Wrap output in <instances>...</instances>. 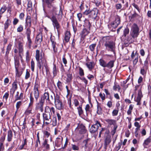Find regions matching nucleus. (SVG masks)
Listing matches in <instances>:
<instances>
[{
	"label": "nucleus",
	"mask_w": 151,
	"mask_h": 151,
	"mask_svg": "<svg viewBox=\"0 0 151 151\" xmlns=\"http://www.w3.org/2000/svg\"><path fill=\"white\" fill-rule=\"evenodd\" d=\"M35 63L32 59V60L31 62V67L32 70L33 71L34 70Z\"/></svg>",
	"instance_id": "49"
},
{
	"label": "nucleus",
	"mask_w": 151,
	"mask_h": 151,
	"mask_svg": "<svg viewBox=\"0 0 151 151\" xmlns=\"http://www.w3.org/2000/svg\"><path fill=\"white\" fill-rule=\"evenodd\" d=\"M99 126H100V123L98 122L94 125H92L90 129V132L91 133H94L96 132L99 128Z\"/></svg>",
	"instance_id": "12"
},
{
	"label": "nucleus",
	"mask_w": 151,
	"mask_h": 151,
	"mask_svg": "<svg viewBox=\"0 0 151 151\" xmlns=\"http://www.w3.org/2000/svg\"><path fill=\"white\" fill-rule=\"evenodd\" d=\"M17 88V80L13 83L12 84V88L13 89L16 90Z\"/></svg>",
	"instance_id": "37"
},
{
	"label": "nucleus",
	"mask_w": 151,
	"mask_h": 151,
	"mask_svg": "<svg viewBox=\"0 0 151 151\" xmlns=\"http://www.w3.org/2000/svg\"><path fill=\"white\" fill-rule=\"evenodd\" d=\"M13 138V133L12 131L9 130L7 133V141L9 142L12 141Z\"/></svg>",
	"instance_id": "27"
},
{
	"label": "nucleus",
	"mask_w": 151,
	"mask_h": 151,
	"mask_svg": "<svg viewBox=\"0 0 151 151\" xmlns=\"http://www.w3.org/2000/svg\"><path fill=\"white\" fill-rule=\"evenodd\" d=\"M30 76V74L29 72L27 70L25 76V79H28L29 77Z\"/></svg>",
	"instance_id": "58"
},
{
	"label": "nucleus",
	"mask_w": 151,
	"mask_h": 151,
	"mask_svg": "<svg viewBox=\"0 0 151 151\" xmlns=\"http://www.w3.org/2000/svg\"><path fill=\"white\" fill-rule=\"evenodd\" d=\"M32 106H28V108L25 111L24 114L27 115H28L30 114H32Z\"/></svg>",
	"instance_id": "31"
},
{
	"label": "nucleus",
	"mask_w": 151,
	"mask_h": 151,
	"mask_svg": "<svg viewBox=\"0 0 151 151\" xmlns=\"http://www.w3.org/2000/svg\"><path fill=\"white\" fill-rule=\"evenodd\" d=\"M143 96L141 91L139 90L138 93V95L137 97L135 99V101L137 102V105H140L141 104L140 101Z\"/></svg>",
	"instance_id": "13"
},
{
	"label": "nucleus",
	"mask_w": 151,
	"mask_h": 151,
	"mask_svg": "<svg viewBox=\"0 0 151 151\" xmlns=\"http://www.w3.org/2000/svg\"><path fill=\"white\" fill-rule=\"evenodd\" d=\"M30 102L29 105V106H32V104L34 102V99L33 97L32 96L31 94H30Z\"/></svg>",
	"instance_id": "43"
},
{
	"label": "nucleus",
	"mask_w": 151,
	"mask_h": 151,
	"mask_svg": "<svg viewBox=\"0 0 151 151\" xmlns=\"http://www.w3.org/2000/svg\"><path fill=\"white\" fill-rule=\"evenodd\" d=\"M18 50L19 51V56H21L22 54L23 51V43L21 42H19L18 43Z\"/></svg>",
	"instance_id": "22"
},
{
	"label": "nucleus",
	"mask_w": 151,
	"mask_h": 151,
	"mask_svg": "<svg viewBox=\"0 0 151 151\" xmlns=\"http://www.w3.org/2000/svg\"><path fill=\"white\" fill-rule=\"evenodd\" d=\"M47 17L51 19L54 27H55L58 30L60 28V25L56 16L55 15H53L51 17L50 16H47Z\"/></svg>",
	"instance_id": "8"
},
{
	"label": "nucleus",
	"mask_w": 151,
	"mask_h": 151,
	"mask_svg": "<svg viewBox=\"0 0 151 151\" xmlns=\"http://www.w3.org/2000/svg\"><path fill=\"white\" fill-rule=\"evenodd\" d=\"M89 139H87L84 140L82 142V147L84 148L85 150H86L87 148H89L90 144Z\"/></svg>",
	"instance_id": "18"
},
{
	"label": "nucleus",
	"mask_w": 151,
	"mask_h": 151,
	"mask_svg": "<svg viewBox=\"0 0 151 151\" xmlns=\"http://www.w3.org/2000/svg\"><path fill=\"white\" fill-rule=\"evenodd\" d=\"M72 147L73 150H79V147L78 146L75 145H72Z\"/></svg>",
	"instance_id": "56"
},
{
	"label": "nucleus",
	"mask_w": 151,
	"mask_h": 151,
	"mask_svg": "<svg viewBox=\"0 0 151 151\" xmlns=\"http://www.w3.org/2000/svg\"><path fill=\"white\" fill-rule=\"evenodd\" d=\"M70 37V33L69 31H66L65 33L64 40L66 42H67L69 41Z\"/></svg>",
	"instance_id": "26"
},
{
	"label": "nucleus",
	"mask_w": 151,
	"mask_h": 151,
	"mask_svg": "<svg viewBox=\"0 0 151 151\" xmlns=\"http://www.w3.org/2000/svg\"><path fill=\"white\" fill-rule=\"evenodd\" d=\"M12 45L11 44H9L8 45L6 51V54H8L9 53V51L11 50L12 47Z\"/></svg>",
	"instance_id": "48"
},
{
	"label": "nucleus",
	"mask_w": 151,
	"mask_h": 151,
	"mask_svg": "<svg viewBox=\"0 0 151 151\" xmlns=\"http://www.w3.org/2000/svg\"><path fill=\"white\" fill-rule=\"evenodd\" d=\"M96 45V44H93L89 46V48L91 51L93 52L94 51Z\"/></svg>",
	"instance_id": "46"
},
{
	"label": "nucleus",
	"mask_w": 151,
	"mask_h": 151,
	"mask_svg": "<svg viewBox=\"0 0 151 151\" xmlns=\"http://www.w3.org/2000/svg\"><path fill=\"white\" fill-rule=\"evenodd\" d=\"M92 105L91 104V105H89L88 104H87L85 108V110L86 112V115L87 116L88 114L91 112V108L92 106Z\"/></svg>",
	"instance_id": "30"
},
{
	"label": "nucleus",
	"mask_w": 151,
	"mask_h": 151,
	"mask_svg": "<svg viewBox=\"0 0 151 151\" xmlns=\"http://www.w3.org/2000/svg\"><path fill=\"white\" fill-rule=\"evenodd\" d=\"M99 96L101 98L102 100L104 101L105 99V96L104 93L102 94V93H99Z\"/></svg>",
	"instance_id": "60"
},
{
	"label": "nucleus",
	"mask_w": 151,
	"mask_h": 151,
	"mask_svg": "<svg viewBox=\"0 0 151 151\" xmlns=\"http://www.w3.org/2000/svg\"><path fill=\"white\" fill-rule=\"evenodd\" d=\"M98 10L96 8H94L91 11L90 17L92 18L95 19L98 13Z\"/></svg>",
	"instance_id": "17"
},
{
	"label": "nucleus",
	"mask_w": 151,
	"mask_h": 151,
	"mask_svg": "<svg viewBox=\"0 0 151 151\" xmlns=\"http://www.w3.org/2000/svg\"><path fill=\"white\" fill-rule=\"evenodd\" d=\"M22 104V102L21 101H19L17 102L16 105V107L17 108V111L15 112V114L17 113V110H18L20 106Z\"/></svg>",
	"instance_id": "44"
},
{
	"label": "nucleus",
	"mask_w": 151,
	"mask_h": 151,
	"mask_svg": "<svg viewBox=\"0 0 151 151\" xmlns=\"http://www.w3.org/2000/svg\"><path fill=\"white\" fill-rule=\"evenodd\" d=\"M103 44L106 47V50L111 52H114L115 47V43L109 40L108 36L103 37L102 38Z\"/></svg>",
	"instance_id": "2"
},
{
	"label": "nucleus",
	"mask_w": 151,
	"mask_h": 151,
	"mask_svg": "<svg viewBox=\"0 0 151 151\" xmlns=\"http://www.w3.org/2000/svg\"><path fill=\"white\" fill-rule=\"evenodd\" d=\"M119 112L118 108L117 107V109H114L112 112V115L113 116H116Z\"/></svg>",
	"instance_id": "50"
},
{
	"label": "nucleus",
	"mask_w": 151,
	"mask_h": 151,
	"mask_svg": "<svg viewBox=\"0 0 151 151\" xmlns=\"http://www.w3.org/2000/svg\"><path fill=\"white\" fill-rule=\"evenodd\" d=\"M114 20L111 23V25L113 28H115L120 23V18L118 16L116 15L114 17Z\"/></svg>",
	"instance_id": "11"
},
{
	"label": "nucleus",
	"mask_w": 151,
	"mask_h": 151,
	"mask_svg": "<svg viewBox=\"0 0 151 151\" xmlns=\"http://www.w3.org/2000/svg\"><path fill=\"white\" fill-rule=\"evenodd\" d=\"M6 134L5 133H3V136L1 137L0 140L2 142H3L4 141L5 139Z\"/></svg>",
	"instance_id": "59"
},
{
	"label": "nucleus",
	"mask_w": 151,
	"mask_h": 151,
	"mask_svg": "<svg viewBox=\"0 0 151 151\" xmlns=\"http://www.w3.org/2000/svg\"><path fill=\"white\" fill-rule=\"evenodd\" d=\"M91 11V10H89V9H88L86 10L83 12V14L86 15H87L88 14H90V15Z\"/></svg>",
	"instance_id": "57"
},
{
	"label": "nucleus",
	"mask_w": 151,
	"mask_h": 151,
	"mask_svg": "<svg viewBox=\"0 0 151 151\" xmlns=\"http://www.w3.org/2000/svg\"><path fill=\"white\" fill-rule=\"evenodd\" d=\"M148 67V61L147 60H146L144 62V68L146 69Z\"/></svg>",
	"instance_id": "63"
},
{
	"label": "nucleus",
	"mask_w": 151,
	"mask_h": 151,
	"mask_svg": "<svg viewBox=\"0 0 151 151\" xmlns=\"http://www.w3.org/2000/svg\"><path fill=\"white\" fill-rule=\"evenodd\" d=\"M35 58L37 61V65L39 69H41L42 66H44L47 69V60L42 53L40 55L39 50H37L36 51Z\"/></svg>",
	"instance_id": "1"
},
{
	"label": "nucleus",
	"mask_w": 151,
	"mask_h": 151,
	"mask_svg": "<svg viewBox=\"0 0 151 151\" xmlns=\"http://www.w3.org/2000/svg\"><path fill=\"white\" fill-rule=\"evenodd\" d=\"M99 63L100 65L103 67H107L109 69L112 68L114 65V61L113 60H111L107 63L104 60L101 59L99 60Z\"/></svg>",
	"instance_id": "6"
},
{
	"label": "nucleus",
	"mask_w": 151,
	"mask_h": 151,
	"mask_svg": "<svg viewBox=\"0 0 151 151\" xmlns=\"http://www.w3.org/2000/svg\"><path fill=\"white\" fill-rule=\"evenodd\" d=\"M27 139H25L24 140V142L22 144L19 146V149L20 150H22L23 149L25 145H27Z\"/></svg>",
	"instance_id": "38"
},
{
	"label": "nucleus",
	"mask_w": 151,
	"mask_h": 151,
	"mask_svg": "<svg viewBox=\"0 0 151 151\" xmlns=\"http://www.w3.org/2000/svg\"><path fill=\"white\" fill-rule=\"evenodd\" d=\"M46 109L47 110V112L48 111V112L50 113L51 115L55 114V109L53 107H49V106H46Z\"/></svg>",
	"instance_id": "24"
},
{
	"label": "nucleus",
	"mask_w": 151,
	"mask_h": 151,
	"mask_svg": "<svg viewBox=\"0 0 151 151\" xmlns=\"http://www.w3.org/2000/svg\"><path fill=\"white\" fill-rule=\"evenodd\" d=\"M151 142V138L150 137L147 138L145 139L143 143V146L145 147L146 146L148 145Z\"/></svg>",
	"instance_id": "34"
},
{
	"label": "nucleus",
	"mask_w": 151,
	"mask_h": 151,
	"mask_svg": "<svg viewBox=\"0 0 151 151\" xmlns=\"http://www.w3.org/2000/svg\"><path fill=\"white\" fill-rule=\"evenodd\" d=\"M84 22L86 27L90 29L91 26L90 22L87 19H85Z\"/></svg>",
	"instance_id": "41"
},
{
	"label": "nucleus",
	"mask_w": 151,
	"mask_h": 151,
	"mask_svg": "<svg viewBox=\"0 0 151 151\" xmlns=\"http://www.w3.org/2000/svg\"><path fill=\"white\" fill-rule=\"evenodd\" d=\"M86 65L89 70L91 71L94 67L95 64L93 62H90L86 63Z\"/></svg>",
	"instance_id": "19"
},
{
	"label": "nucleus",
	"mask_w": 151,
	"mask_h": 151,
	"mask_svg": "<svg viewBox=\"0 0 151 151\" xmlns=\"http://www.w3.org/2000/svg\"><path fill=\"white\" fill-rule=\"evenodd\" d=\"M139 34V28L137 24L134 23L131 26L130 35L133 38H137Z\"/></svg>",
	"instance_id": "4"
},
{
	"label": "nucleus",
	"mask_w": 151,
	"mask_h": 151,
	"mask_svg": "<svg viewBox=\"0 0 151 151\" xmlns=\"http://www.w3.org/2000/svg\"><path fill=\"white\" fill-rule=\"evenodd\" d=\"M57 86L58 89L60 90H62L63 89L62 83L61 82L58 81L57 84Z\"/></svg>",
	"instance_id": "42"
},
{
	"label": "nucleus",
	"mask_w": 151,
	"mask_h": 151,
	"mask_svg": "<svg viewBox=\"0 0 151 151\" xmlns=\"http://www.w3.org/2000/svg\"><path fill=\"white\" fill-rule=\"evenodd\" d=\"M43 121L45 122V124L46 125H48L50 124L51 122L52 119L51 118V114L48 112H47V110L45 109L44 113L43 114Z\"/></svg>",
	"instance_id": "7"
},
{
	"label": "nucleus",
	"mask_w": 151,
	"mask_h": 151,
	"mask_svg": "<svg viewBox=\"0 0 151 151\" xmlns=\"http://www.w3.org/2000/svg\"><path fill=\"white\" fill-rule=\"evenodd\" d=\"M97 113L99 114H100L102 113V109L100 106L98 105L97 106Z\"/></svg>",
	"instance_id": "45"
},
{
	"label": "nucleus",
	"mask_w": 151,
	"mask_h": 151,
	"mask_svg": "<svg viewBox=\"0 0 151 151\" xmlns=\"http://www.w3.org/2000/svg\"><path fill=\"white\" fill-rule=\"evenodd\" d=\"M27 10L29 11H32V3L31 1H28L27 4Z\"/></svg>",
	"instance_id": "36"
},
{
	"label": "nucleus",
	"mask_w": 151,
	"mask_h": 151,
	"mask_svg": "<svg viewBox=\"0 0 151 151\" xmlns=\"http://www.w3.org/2000/svg\"><path fill=\"white\" fill-rule=\"evenodd\" d=\"M50 39L53 51L55 53L57 52L58 49L57 47H56V43L55 42V39L54 38L51 37Z\"/></svg>",
	"instance_id": "14"
},
{
	"label": "nucleus",
	"mask_w": 151,
	"mask_h": 151,
	"mask_svg": "<svg viewBox=\"0 0 151 151\" xmlns=\"http://www.w3.org/2000/svg\"><path fill=\"white\" fill-rule=\"evenodd\" d=\"M129 29L128 28H127L124 29V35L125 37H126L129 34Z\"/></svg>",
	"instance_id": "52"
},
{
	"label": "nucleus",
	"mask_w": 151,
	"mask_h": 151,
	"mask_svg": "<svg viewBox=\"0 0 151 151\" xmlns=\"http://www.w3.org/2000/svg\"><path fill=\"white\" fill-rule=\"evenodd\" d=\"M58 71V69L57 68L55 64H53V67L52 70L53 77H55L57 75V72Z\"/></svg>",
	"instance_id": "32"
},
{
	"label": "nucleus",
	"mask_w": 151,
	"mask_h": 151,
	"mask_svg": "<svg viewBox=\"0 0 151 151\" xmlns=\"http://www.w3.org/2000/svg\"><path fill=\"white\" fill-rule=\"evenodd\" d=\"M111 141V137L109 136H106L104 140V146L106 149L108 145H109Z\"/></svg>",
	"instance_id": "20"
},
{
	"label": "nucleus",
	"mask_w": 151,
	"mask_h": 151,
	"mask_svg": "<svg viewBox=\"0 0 151 151\" xmlns=\"http://www.w3.org/2000/svg\"><path fill=\"white\" fill-rule=\"evenodd\" d=\"M89 33V31H88L86 29H84L82 31L81 34L82 37L84 38Z\"/></svg>",
	"instance_id": "29"
},
{
	"label": "nucleus",
	"mask_w": 151,
	"mask_h": 151,
	"mask_svg": "<svg viewBox=\"0 0 151 151\" xmlns=\"http://www.w3.org/2000/svg\"><path fill=\"white\" fill-rule=\"evenodd\" d=\"M45 99L48 101H50L49 95L48 92L45 93L41 97V100L42 101L44 102Z\"/></svg>",
	"instance_id": "21"
},
{
	"label": "nucleus",
	"mask_w": 151,
	"mask_h": 151,
	"mask_svg": "<svg viewBox=\"0 0 151 151\" xmlns=\"http://www.w3.org/2000/svg\"><path fill=\"white\" fill-rule=\"evenodd\" d=\"M73 103L75 106H78L79 104V102L77 99H74L73 101Z\"/></svg>",
	"instance_id": "61"
},
{
	"label": "nucleus",
	"mask_w": 151,
	"mask_h": 151,
	"mask_svg": "<svg viewBox=\"0 0 151 151\" xmlns=\"http://www.w3.org/2000/svg\"><path fill=\"white\" fill-rule=\"evenodd\" d=\"M32 24L31 17L30 16L27 15L26 20L25 26L26 27H30Z\"/></svg>",
	"instance_id": "16"
},
{
	"label": "nucleus",
	"mask_w": 151,
	"mask_h": 151,
	"mask_svg": "<svg viewBox=\"0 0 151 151\" xmlns=\"http://www.w3.org/2000/svg\"><path fill=\"white\" fill-rule=\"evenodd\" d=\"M79 74L81 76H83L84 75V73L83 70L81 67H79Z\"/></svg>",
	"instance_id": "55"
},
{
	"label": "nucleus",
	"mask_w": 151,
	"mask_h": 151,
	"mask_svg": "<svg viewBox=\"0 0 151 151\" xmlns=\"http://www.w3.org/2000/svg\"><path fill=\"white\" fill-rule=\"evenodd\" d=\"M27 43L29 48H31L32 46V41L30 37H27Z\"/></svg>",
	"instance_id": "40"
},
{
	"label": "nucleus",
	"mask_w": 151,
	"mask_h": 151,
	"mask_svg": "<svg viewBox=\"0 0 151 151\" xmlns=\"http://www.w3.org/2000/svg\"><path fill=\"white\" fill-rule=\"evenodd\" d=\"M54 100L55 106L56 108L59 110L62 109L63 108V106L62 101L60 100V97L58 94H56L55 96Z\"/></svg>",
	"instance_id": "5"
},
{
	"label": "nucleus",
	"mask_w": 151,
	"mask_h": 151,
	"mask_svg": "<svg viewBox=\"0 0 151 151\" xmlns=\"http://www.w3.org/2000/svg\"><path fill=\"white\" fill-rule=\"evenodd\" d=\"M40 87V84L38 83H35L33 89V93L36 101H37L39 97V93L38 89Z\"/></svg>",
	"instance_id": "9"
},
{
	"label": "nucleus",
	"mask_w": 151,
	"mask_h": 151,
	"mask_svg": "<svg viewBox=\"0 0 151 151\" xmlns=\"http://www.w3.org/2000/svg\"><path fill=\"white\" fill-rule=\"evenodd\" d=\"M11 23V20L9 19H7L4 24V29L5 30H6L8 28Z\"/></svg>",
	"instance_id": "33"
},
{
	"label": "nucleus",
	"mask_w": 151,
	"mask_h": 151,
	"mask_svg": "<svg viewBox=\"0 0 151 151\" xmlns=\"http://www.w3.org/2000/svg\"><path fill=\"white\" fill-rule=\"evenodd\" d=\"M44 102L40 100L39 102L37 104L36 106V109L40 111L41 112H42L43 111V105Z\"/></svg>",
	"instance_id": "15"
},
{
	"label": "nucleus",
	"mask_w": 151,
	"mask_h": 151,
	"mask_svg": "<svg viewBox=\"0 0 151 151\" xmlns=\"http://www.w3.org/2000/svg\"><path fill=\"white\" fill-rule=\"evenodd\" d=\"M50 6H48V7L50 9H51V12L50 13V14L51 17L53 15H58V19L59 21H60L63 15V11L60 8V9L59 13L58 14H57L58 12V11L59 10L58 8H57L55 5H54L53 3L50 4Z\"/></svg>",
	"instance_id": "3"
},
{
	"label": "nucleus",
	"mask_w": 151,
	"mask_h": 151,
	"mask_svg": "<svg viewBox=\"0 0 151 151\" xmlns=\"http://www.w3.org/2000/svg\"><path fill=\"white\" fill-rule=\"evenodd\" d=\"M23 26L22 25H20L18 27L17 31L18 32H22L23 31Z\"/></svg>",
	"instance_id": "54"
},
{
	"label": "nucleus",
	"mask_w": 151,
	"mask_h": 151,
	"mask_svg": "<svg viewBox=\"0 0 151 151\" xmlns=\"http://www.w3.org/2000/svg\"><path fill=\"white\" fill-rule=\"evenodd\" d=\"M77 109L78 111V113L80 116H81L82 114H83V111L82 109V105L79 106L77 108Z\"/></svg>",
	"instance_id": "35"
},
{
	"label": "nucleus",
	"mask_w": 151,
	"mask_h": 151,
	"mask_svg": "<svg viewBox=\"0 0 151 151\" xmlns=\"http://www.w3.org/2000/svg\"><path fill=\"white\" fill-rule=\"evenodd\" d=\"M67 82H70L71 81L72 78V74L70 73H68L67 75Z\"/></svg>",
	"instance_id": "53"
},
{
	"label": "nucleus",
	"mask_w": 151,
	"mask_h": 151,
	"mask_svg": "<svg viewBox=\"0 0 151 151\" xmlns=\"http://www.w3.org/2000/svg\"><path fill=\"white\" fill-rule=\"evenodd\" d=\"M42 34L38 35L36 38L35 42L37 44H40L42 41Z\"/></svg>",
	"instance_id": "23"
},
{
	"label": "nucleus",
	"mask_w": 151,
	"mask_h": 151,
	"mask_svg": "<svg viewBox=\"0 0 151 151\" xmlns=\"http://www.w3.org/2000/svg\"><path fill=\"white\" fill-rule=\"evenodd\" d=\"M105 121L109 125H114L116 123V121L114 119H107L105 120Z\"/></svg>",
	"instance_id": "28"
},
{
	"label": "nucleus",
	"mask_w": 151,
	"mask_h": 151,
	"mask_svg": "<svg viewBox=\"0 0 151 151\" xmlns=\"http://www.w3.org/2000/svg\"><path fill=\"white\" fill-rule=\"evenodd\" d=\"M118 87H119V85L117 83L115 82L114 83V85L113 86V89L114 91H116Z\"/></svg>",
	"instance_id": "62"
},
{
	"label": "nucleus",
	"mask_w": 151,
	"mask_h": 151,
	"mask_svg": "<svg viewBox=\"0 0 151 151\" xmlns=\"http://www.w3.org/2000/svg\"><path fill=\"white\" fill-rule=\"evenodd\" d=\"M131 57L133 60V64L134 65H136L138 61V58L140 57L137 51H136L135 52V51H133L132 53Z\"/></svg>",
	"instance_id": "10"
},
{
	"label": "nucleus",
	"mask_w": 151,
	"mask_h": 151,
	"mask_svg": "<svg viewBox=\"0 0 151 151\" xmlns=\"http://www.w3.org/2000/svg\"><path fill=\"white\" fill-rule=\"evenodd\" d=\"M107 105L109 108L111 107L112 106V102L111 101H109L107 103Z\"/></svg>",
	"instance_id": "64"
},
{
	"label": "nucleus",
	"mask_w": 151,
	"mask_h": 151,
	"mask_svg": "<svg viewBox=\"0 0 151 151\" xmlns=\"http://www.w3.org/2000/svg\"><path fill=\"white\" fill-rule=\"evenodd\" d=\"M26 34L27 37H30L31 31L29 27H27Z\"/></svg>",
	"instance_id": "39"
},
{
	"label": "nucleus",
	"mask_w": 151,
	"mask_h": 151,
	"mask_svg": "<svg viewBox=\"0 0 151 151\" xmlns=\"http://www.w3.org/2000/svg\"><path fill=\"white\" fill-rule=\"evenodd\" d=\"M15 68L16 70L17 73H18V69L19 66V59L14 58Z\"/></svg>",
	"instance_id": "25"
},
{
	"label": "nucleus",
	"mask_w": 151,
	"mask_h": 151,
	"mask_svg": "<svg viewBox=\"0 0 151 151\" xmlns=\"http://www.w3.org/2000/svg\"><path fill=\"white\" fill-rule=\"evenodd\" d=\"M7 9L6 6H2L1 9L0 10V13L1 14H3L6 10Z\"/></svg>",
	"instance_id": "51"
},
{
	"label": "nucleus",
	"mask_w": 151,
	"mask_h": 151,
	"mask_svg": "<svg viewBox=\"0 0 151 151\" xmlns=\"http://www.w3.org/2000/svg\"><path fill=\"white\" fill-rule=\"evenodd\" d=\"M52 125L53 126H55L57 125V122L56 117H53L52 120Z\"/></svg>",
	"instance_id": "47"
}]
</instances>
